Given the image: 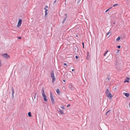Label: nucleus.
I'll list each match as a JSON object with an SVG mask.
<instances>
[{"label": "nucleus", "mask_w": 130, "mask_h": 130, "mask_svg": "<svg viewBox=\"0 0 130 130\" xmlns=\"http://www.w3.org/2000/svg\"><path fill=\"white\" fill-rule=\"evenodd\" d=\"M51 78L52 79V82L53 83L55 82L56 79L54 75V73L53 71H52L51 72Z\"/></svg>", "instance_id": "1"}, {"label": "nucleus", "mask_w": 130, "mask_h": 130, "mask_svg": "<svg viewBox=\"0 0 130 130\" xmlns=\"http://www.w3.org/2000/svg\"><path fill=\"white\" fill-rule=\"evenodd\" d=\"M50 98L52 102V103L53 104L54 103V100L53 99V94L50 92Z\"/></svg>", "instance_id": "2"}, {"label": "nucleus", "mask_w": 130, "mask_h": 130, "mask_svg": "<svg viewBox=\"0 0 130 130\" xmlns=\"http://www.w3.org/2000/svg\"><path fill=\"white\" fill-rule=\"evenodd\" d=\"M68 88L70 90L73 91L74 89V87L71 84H70L69 85Z\"/></svg>", "instance_id": "3"}, {"label": "nucleus", "mask_w": 130, "mask_h": 130, "mask_svg": "<svg viewBox=\"0 0 130 130\" xmlns=\"http://www.w3.org/2000/svg\"><path fill=\"white\" fill-rule=\"evenodd\" d=\"M22 22V20L21 19H20L19 20V21L18 22V25L17 26V27H19L20 26Z\"/></svg>", "instance_id": "4"}, {"label": "nucleus", "mask_w": 130, "mask_h": 130, "mask_svg": "<svg viewBox=\"0 0 130 130\" xmlns=\"http://www.w3.org/2000/svg\"><path fill=\"white\" fill-rule=\"evenodd\" d=\"M2 56L5 58H8L9 57V56L8 55L7 53L3 54L2 55Z\"/></svg>", "instance_id": "5"}, {"label": "nucleus", "mask_w": 130, "mask_h": 130, "mask_svg": "<svg viewBox=\"0 0 130 130\" xmlns=\"http://www.w3.org/2000/svg\"><path fill=\"white\" fill-rule=\"evenodd\" d=\"M42 96L44 100V101H47V99L46 96L45 95V94L42 95Z\"/></svg>", "instance_id": "6"}, {"label": "nucleus", "mask_w": 130, "mask_h": 130, "mask_svg": "<svg viewBox=\"0 0 130 130\" xmlns=\"http://www.w3.org/2000/svg\"><path fill=\"white\" fill-rule=\"evenodd\" d=\"M107 96L109 99H111L112 97V94L110 93L107 95Z\"/></svg>", "instance_id": "7"}, {"label": "nucleus", "mask_w": 130, "mask_h": 130, "mask_svg": "<svg viewBox=\"0 0 130 130\" xmlns=\"http://www.w3.org/2000/svg\"><path fill=\"white\" fill-rule=\"evenodd\" d=\"M65 16L64 17V18L63 19V22H62L63 23H64L65 22L66 20V19L67 17V14H65Z\"/></svg>", "instance_id": "8"}, {"label": "nucleus", "mask_w": 130, "mask_h": 130, "mask_svg": "<svg viewBox=\"0 0 130 130\" xmlns=\"http://www.w3.org/2000/svg\"><path fill=\"white\" fill-rule=\"evenodd\" d=\"M12 91V98H13L14 97V89L13 88H11Z\"/></svg>", "instance_id": "9"}, {"label": "nucleus", "mask_w": 130, "mask_h": 130, "mask_svg": "<svg viewBox=\"0 0 130 130\" xmlns=\"http://www.w3.org/2000/svg\"><path fill=\"white\" fill-rule=\"evenodd\" d=\"M123 94L127 97H128L129 95V94L127 93H123Z\"/></svg>", "instance_id": "10"}, {"label": "nucleus", "mask_w": 130, "mask_h": 130, "mask_svg": "<svg viewBox=\"0 0 130 130\" xmlns=\"http://www.w3.org/2000/svg\"><path fill=\"white\" fill-rule=\"evenodd\" d=\"M110 92H109V90L108 89H106V90L105 92L106 94L107 95Z\"/></svg>", "instance_id": "11"}, {"label": "nucleus", "mask_w": 130, "mask_h": 130, "mask_svg": "<svg viewBox=\"0 0 130 130\" xmlns=\"http://www.w3.org/2000/svg\"><path fill=\"white\" fill-rule=\"evenodd\" d=\"M37 94V93H35V95H34V96H33L32 97V99L33 100H34L35 99H36V95Z\"/></svg>", "instance_id": "12"}, {"label": "nucleus", "mask_w": 130, "mask_h": 130, "mask_svg": "<svg viewBox=\"0 0 130 130\" xmlns=\"http://www.w3.org/2000/svg\"><path fill=\"white\" fill-rule=\"evenodd\" d=\"M48 11V10H46L45 11V18H46V15L47 14V11Z\"/></svg>", "instance_id": "13"}, {"label": "nucleus", "mask_w": 130, "mask_h": 130, "mask_svg": "<svg viewBox=\"0 0 130 130\" xmlns=\"http://www.w3.org/2000/svg\"><path fill=\"white\" fill-rule=\"evenodd\" d=\"M129 78H127L126 79L125 81L124 82V83L125 82H129Z\"/></svg>", "instance_id": "14"}, {"label": "nucleus", "mask_w": 130, "mask_h": 130, "mask_svg": "<svg viewBox=\"0 0 130 130\" xmlns=\"http://www.w3.org/2000/svg\"><path fill=\"white\" fill-rule=\"evenodd\" d=\"M60 112V113L61 114V115H63V114H64V112H63V110H60V111H59Z\"/></svg>", "instance_id": "15"}, {"label": "nucleus", "mask_w": 130, "mask_h": 130, "mask_svg": "<svg viewBox=\"0 0 130 130\" xmlns=\"http://www.w3.org/2000/svg\"><path fill=\"white\" fill-rule=\"evenodd\" d=\"M121 39V38L120 37H119L116 39V41H119Z\"/></svg>", "instance_id": "16"}, {"label": "nucleus", "mask_w": 130, "mask_h": 130, "mask_svg": "<svg viewBox=\"0 0 130 130\" xmlns=\"http://www.w3.org/2000/svg\"><path fill=\"white\" fill-rule=\"evenodd\" d=\"M56 92H57V93L58 94H59L60 93V91L58 89H57L56 90Z\"/></svg>", "instance_id": "17"}, {"label": "nucleus", "mask_w": 130, "mask_h": 130, "mask_svg": "<svg viewBox=\"0 0 130 130\" xmlns=\"http://www.w3.org/2000/svg\"><path fill=\"white\" fill-rule=\"evenodd\" d=\"M28 115L30 117H31V112H29L28 113Z\"/></svg>", "instance_id": "18"}, {"label": "nucleus", "mask_w": 130, "mask_h": 130, "mask_svg": "<svg viewBox=\"0 0 130 130\" xmlns=\"http://www.w3.org/2000/svg\"><path fill=\"white\" fill-rule=\"evenodd\" d=\"M48 8V7L47 6H46L45 7H44V9L45 10H47V9H46V8Z\"/></svg>", "instance_id": "19"}, {"label": "nucleus", "mask_w": 130, "mask_h": 130, "mask_svg": "<svg viewBox=\"0 0 130 130\" xmlns=\"http://www.w3.org/2000/svg\"><path fill=\"white\" fill-rule=\"evenodd\" d=\"M41 91L42 92V95L43 94H45L44 91Z\"/></svg>", "instance_id": "20"}, {"label": "nucleus", "mask_w": 130, "mask_h": 130, "mask_svg": "<svg viewBox=\"0 0 130 130\" xmlns=\"http://www.w3.org/2000/svg\"><path fill=\"white\" fill-rule=\"evenodd\" d=\"M108 52V51H107L104 54V56H106V55L107 54V53Z\"/></svg>", "instance_id": "21"}, {"label": "nucleus", "mask_w": 130, "mask_h": 130, "mask_svg": "<svg viewBox=\"0 0 130 130\" xmlns=\"http://www.w3.org/2000/svg\"><path fill=\"white\" fill-rule=\"evenodd\" d=\"M60 108L63 109H65V108L64 107V106H61L60 107Z\"/></svg>", "instance_id": "22"}, {"label": "nucleus", "mask_w": 130, "mask_h": 130, "mask_svg": "<svg viewBox=\"0 0 130 130\" xmlns=\"http://www.w3.org/2000/svg\"><path fill=\"white\" fill-rule=\"evenodd\" d=\"M118 4H114V5H113V7H115L116 6H118Z\"/></svg>", "instance_id": "23"}, {"label": "nucleus", "mask_w": 130, "mask_h": 130, "mask_svg": "<svg viewBox=\"0 0 130 130\" xmlns=\"http://www.w3.org/2000/svg\"><path fill=\"white\" fill-rule=\"evenodd\" d=\"M110 33H111V32H109V31L108 32L107 34V35H109Z\"/></svg>", "instance_id": "24"}, {"label": "nucleus", "mask_w": 130, "mask_h": 130, "mask_svg": "<svg viewBox=\"0 0 130 130\" xmlns=\"http://www.w3.org/2000/svg\"><path fill=\"white\" fill-rule=\"evenodd\" d=\"M120 52V50H118L117 52H116V53H118Z\"/></svg>", "instance_id": "25"}, {"label": "nucleus", "mask_w": 130, "mask_h": 130, "mask_svg": "<svg viewBox=\"0 0 130 130\" xmlns=\"http://www.w3.org/2000/svg\"><path fill=\"white\" fill-rule=\"evenodd\" d=\"M110 111V110H109L106 113V115H107V114L109 112V111Z\"/></svg>", "instance_id": "26"}, {"label": "nucleus", "mask_w": 130, "mask_h": 130, "mask_svg": "<svg viewBox=\"0 0 130 130\" xmlns=\"http://www.w3.org/2000/svg\"><path fill=\"white\" fill-rule=\"evenodd\" d=\"M44 91V88L43 87L41 89V91Z\"/></svg>", "instance_id": "27"}, {"label": "nucleus", "mask_w": 130, "mask_h": 130, "mask_svg": "<svg viewBox=\"0 0 130 130\" xmlns=\"http://www.w3.org/2000/svg\"><path fill=\"white\" fill-rule=\"evenodd\" d=\"M61 110V109H60L58 108V109H57V111H58V112H59L60 111V110Z\"/></svg>", "instance_id": "28"}, {"label": "nucleus", "mask_w": 130, "mask_h": 130, "mask_svg": "<svg viewBox=\"0 0 130 130\" xmlns=\"http://www.w3.org/2000/svg\"><path fill=\"white\" fill-rule=\"evenodd\" d=\"M117 47L118 48H120L121 47V46L120 45H119Z\"/></svg>", "instance_id": "29"}, {"label": "nucleus", "mask_w": 130, "mask_h": 130, "mask_svg": "<svg viewBox=\"0 0 130 130\" xmlns=\"http://www.w3.org/2000/svg\"><path fill=\"white\" fill-rule=\"evenodd\" d=\"M18 39H20L21 38V37H18Z\"/></svg>", "instance_id": "30"}, {"label": "nucleus", "mask_w": 130, "mask_h": 130, "mask_svg": "<svg viewBox=\"0 0 130 130\" xmlns=\"http://www.w3.org/2000/svg\"><path fill=\"white\" fill-rule=\"evenodd\" d=\"M75 58L76 59H77L78 58V57L77 56H75Z\"/></svg>", "instance_id": "31"}, {"label": "nucleus", "mask_w": 130, "mask_h": 130, "mask_svg": "<svg viewBox=\"0 0 130 130\" xmlns=\"http://www.w3.org/2000/svg\"><path fill=\"white\" fill-rule=\"evenodd\" d=\"M64 66H67V63H64Z\"/></svg>", "instance_id": "32"}, {"label": "nucleus", "mask_w": 130, "mask_h": 130, "mask_svg": "<svg viewBox=\"0 0 130 130\" xmlns=\"http://www.w3.org/2000/svg\"><path fill=\"white\" fill-rule=\"evenodd\" d=\"M109 9H108L107 10H106V12H107L108 10H109Z\"/></svg>", "instance_id": "33"}, {"label": "nucleus", "mask_w": 130, "mask_h": 130, "mask_svg": "<svg viewBox=\"0 0 130 130\" xmlns=\"http://www.w3.org/2000/svg\"><path fill=\"white\" fill-rule=\"evenodd\" d=\"M56 0H55V1L54 2V3H53V4H54L56 2Z\"/></svg>", "instance_id": "34"}, {"label": "nucleus", "mask_w": 130, "mask_h": 130, "mask_svg": "<svg viewBox=\"0 0 130 130\" xmlns=\"http://www.w3.org/2000/svg\"><path fill=\"white\" fill-rule=\"evenodd\" d=\"M107 79L108 80H110V78H109L108 77L107 78Z\"/></svg>", "instance_id": "35"}, {"label": "nucleus", "mask_w": 130, "mask_h": 130, "mask_svg": "<svg viewBox=\"0 0 130 130\" xmlns=\"http://www.w3.org/2000/svg\"><path fill=\"white\" fill-rule=\"evenodd\" d=\"M74 69H72V71H74Z\"/></svg>", "instance_id": "36"}, {"label": "nucleus", "mask_w": 130, "mask_h": 130, "mask_svg": "<svg viewBox=\"0 0 130 130\" xmlns=\"http://www.w3.org/2000/svg\"><path fill=\"white\" fill-rule=\"evenodd\" d=\"M63 82H65L66 81H65V80H63Z\"/></svg>", "instance_id": "37"}, {"label": "nucleus", "mask_w": 130, "mask_h": 130, "mask_svg": "<svg viewBox=\"0 0 130 130\" xmlns=\"http://www.w3.org/2000/svg\"><path fill=\"white\" fill-rule=\"evenodd\" d=\"M67 106H70V104H68Z\"/></svg>", "instance_id": "38"}, {"label": "nucleus", "mask_w": 130, "mask_h": 130, "mask_svg": "<svg viewBox=\"0 0 130 130\" xmlns=\"http://www.w3.org/2000/svg\"><path fill=\"white\" fill-rule=\"evenodd\" d=\"M82 44H83V46H84V43L83 42L82 43Z\"/></svg>", "instance_id": "39"}, {"label": "nucleus", "mask_w": 130, "mask_h": 130, "mask_svg": "<svg viewBox=\"0 0 130 130\" xmlns=\"http://www.w3.org/2000/svg\"><path fill=\"white\" fill-rule=\"evenodd\" d=\"M129 106H130V102H129Z\"/></svg>", "instance_id": "40"}, {"label": "nucleus", "mask_w": 130, "mask_h": 130, "mask_svg": "<svg viewBox=\"0 0 130 130\" xmlns=\"http://www.w3.org/2000/svg\"><path fill=\"white\" fill-rule=\"evenodd\" d=\"M112 7H111L109 9H111L112 8Z\"/></svg>", "instance_id": "41"}, {"label": "nucleus", "mask_w": 130, "mask_h": 130, "mask_svg": "<svg viewBox=\"0 0 130 130\" xmlns=\"http://www.w3.org/2000/svg\"><path fill=\"white\" fill-rule=\"evenodd\" d=\"M83 48H84V46H83Z\"/></svg>", "instance_id": "42"}, {"label": "nucleus", "mask_w": 130, "mask_h": 130, "mask_svg": "<svg viewBox=\"0 0 130 130\" xmlns=\"http://www.w3.org/2000/svg\"><path fill=\"white\" fill-rule=\"evenodd\" d=\"M69 107V106H67V107Z\"/></svg>", "instance_id": "43"}, {"label": "nucleus", "mask_w": 130, "mask_h": 130, "mask_svg": "<svg viewBox=\"0 0 130 130\" xmlns=\"http://www.w3.org/2000/svg\"><path fill=\"white\" fill-rule=\"evenodd\" d=\"M115 24V23H113V24Z\"/></svg>", "instance_id": "44"}]
</instances>
